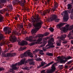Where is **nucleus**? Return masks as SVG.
I'll use <instances>...</instances> for the list:
<instances>
[{"mask_svg": "<svg viewBox=\"0 0 73 73\" xmlns=\"http://www.w3.org/2000/svg\"><path fill=\"white\" fill-rule=\"evenodd\" d=\"M58 7V3L56 2H55L54 3V7L51 9V11L52 12H54L56 9H57V8Z\"/></svg>", "mask_w": 73, "mask_h": 73, "instance_id": "obj_13", "label": "nucleus"}, {"mask_svg": "<svg viewBox=\"0 0 73 73\" xmlns=\"http://www.w3.org/2000/svg\"><path fill=\"white\" fill-rule=\"evenodd\" d=\"M38 41H42V38H39L38 40Z\"/></svg>", "mask_w": 73, "mask_h": 73, "instance_id": "obj_51", "label": "nucleus"}, {"mask_svg": "<svg viewBox=\"0 0 73 73\" xmlns=\"http://www.w3.org/2000/svg\"><path fill=\"white\" fill-rule=\"evenodd\" d=\"M65 27H64L63 29L64 32L66 33L67 31H69V25L67 24L65 25Z\"/></svg>", "mask_w": 73, "mask_h": 73, "instance_id": "obj_15", "label": "nucleus"}, {"mask_svg": "<svg viewBox=\"0 0 73 73\" xmlns=\"http://www.w3.org/2000/svg\"><path fill=\"white\" fill-rule=\"evenodd\" d=\"M14 19L15 20H18V17L17 16H15Z\"/></svg>", "mask_w": 73, "mask_h": 73, "instance_id": "obj_50", "label": "nucleus"}, {"mask_svg": "<svg viewBox=\"0 0 73 73\" xmlns=\"http://www.w3.org/2000/svg\"><path fill=\"white\" fill-rule=\"evenodd\" d=\"M3 20V17L0 14V22H2Z\"/></svg>", "mask_w": 73, "mask_h": 73, "instance_id": "obj_27", "label": "nucleus"}, {"mask_svg": "<svg viewBox=\"0 0 73 73\" xmlns=\"http://www.w3.org/2000/svg\"><path fill=\"white\" fill-rule=\"evenodd\" d=\"M49 12H50V10H48L47 11H40V13L42 15H44V16H45V15L47 13H49Z\"/></svg>", "mask_w": 73, "mask_h": 73, "instance_id": "obj_18", "label": "nucleus"}, {"mask_svg": "<svg viewBox=\"0 0 73 73\" xmlns=\"http://www.w3.org/2000/svg\"><path fill=\"white\" fill-rule=\"evenodd\" d=\"M25 3V1H18V3L20 5H21L22 7H23V6H24L25 5V4H24V3Z\"/></svg>", "mask_w": 73, "mask_h": 73, "instance_id": "obj_19", "label": "nucleus"}, {"mask_svg": "<svg viewBox=\"0 0 73 73\" xmlns=\"http://www.w3.org/2000/svg\"><path fill=\"white\" fill-rule=\"evenodd\" d=\"M37 31L34 29H32L31 32L32 35H35L37 32Z\"/></svg>", "mask_w": 73, "mask_h": 73, "instance_id": "obj_21", "label": "nucleus"}, {"mask_svg": "<svg viewBox=\"0 0 73 73\" xmlns=\"http://www.w3.org/2000/svg\"><path fill=\"white\" fill-rule=\"evenodd\" d=\"M4 38V37L3 36V35H2V34L1 33V32H0V41H1L0 46H2L4 44V40L3 39Z\"/></svg>", "mask_w": 73, "mask_h": 73, "instance_id": "obj_9", "label": "nucleus"}, {"mask_svg": "<svg viewBox=\"0 0 73 73\" xmlns=\"http://www.w3.org/2000/svg\"><path fill=\"white\" fill-rule=\"evenodd\" d=\"M41 64L42 65V66H44V62H41Z\"/></svg>", "mask_w": 73, "mask_h": 73, "instance_id": "obj_54", "label": "nucleus"}, {"mask_svg": "<svg viewBox=\"0 0 73 73\" xmlns=\"http://www.w3.org/2000/svg\"><path fill=\"white\" fill-rule=\"evenodd\" d=\"M4 10H0V14H3L4 13Z\"/></svg>", "mask_w": 73, "mask_h": 73, "instance_id": "obj_40", "label": "nucleus"}, {"mask_svg": "<svg viewBox=\"0 0 73 73\" xmlns=\"http://www.w3.org/2000/svg\"><path fill=\"white\" fill-rule=\"evenodd\" d=\"M0 1L2 3H5L6 1H9V0H0Z\"/></svg>", "mask_w": 73, "mask_h": 73, "instance_id": "obj_26", "label": "nucleus"}, {"mask_svg": "<svg viewBox=\"0 0 73 73\" xmlns=\"http://www.w3.org/2000/svg\"><path fill=\"white\" fill-rule=\"evenodd\" d=\"M39 66L40 68H41V67L43 66L41 64H40L39 65Z\"/></svg>", "mask_w": 73, "mask_h": 73, "instance_id": "obj_60", "label": "nucleus"}, {"mask_svg": "<svg viewBox=\"0 0 73 73\" xmlns=\"http://www.w3.org/2000/svg\"><path fill=\"white\" fill-rule=\"evenodd\" d=\"M2 56L3 57H7V54H4V53H2Z\"/></svg>", "mask_w": 73, "mask_h": 73, "instance_id": "obj_33", "label": "nucleus"}, {"mask_svg": "<svg viewBox=\"0 0 73 73\" xmlns=\"http://www.w3.org/2000/svg\"><path fill=\"white\" fill-rule=\"evenodd\" d=\"M67 37L69 38V40L71 39V38H72V35L70 34H69L67 35Z\"/></svg>", "mask_w": 73, "mask_h": 73, "instance_id": "obj_28", "label": "nucleus"}, {"mask_svg": "<svg viewBox=\"0 0 73 73\" xmlns=\"http://www.w3.org/2000/svg\"><path fill=\"white\" fill-rule=\"evenodd\" d=\"M68 9H72V5H71L70 4H68Z\"/></svg>", "mask_w": 73, "mask_h": 73, "instance_id": "obj_24", "label": "nucleus"}, {"mask_svg": "<svg viewBox=\"0 0 73 73\" xmlns=\"http://www.w3.org/2000/svg\"><path fill=\"white\" fill-rule=\"evenodd\" d=\"M49 30L52 32H53L54 31V28H49Z\"/></svg>", "mask_w": 73, "mask_h": 73, "instance_id": "obj_36", "label": "nucleus"}, {"mask_svg": "<svg viewBox=\"0 0 73 73\" xmlns=\"http://www.w3.org/2000/svg\"><path fill=\"white\" fill-rule=\"evenodd\" d=\"M56 63L53 64L51 67L52 69L47 70L46 73H52L53 72H54V71L56 70V67H55L54 65H56Z\"/></svg>", "mask_w": 73, "mask_h": 73, "instance_id": "obj_7", "label": "nucleus"}, {"mask_svg": "<svg viewBox=\"0 0 73 73\" xmlns=\"http://www.w3.org/2000/svg\"><path fill=\"white\" fill-rule=\"evenodd\" d=\"M65 68H68V66H65Z\"/></svg>", "mask_w": 73, "mask_h": 73, "instance_id": "obj_61", "label": "nucleus"}, {"mask_svg": "<svg viewBox=\"0 0 73 73\" xmlns=\"http://www.w3.org/2000/svg\"><path fill=\"white\" fill-rule=\"evenodd\" d=\"M42 49L43 50H44V51L45 52V51H46V48H44V47H43L42 48Z\"/></svg>", "mask_w": 73, "mask_h": 73, "instance_id": "obj_53", "label": "nucleus"}, {"mask_svg": "<svg viewBox=\"0 0 73 73\" xmlns=\"http://www.w3.org/2000/svg\"><path fill=\"white\" fill-rule=\"evenodd\" d=\"M48 35H49V33L48 32H46L44 34V35L45 36H48Z\"/></svg>", "mask_w": 73, "mask_h": 73, "instance_id": "obj_39", "label": "nucleus"}, {"mask_svg": "<svg viewBox=\"0 0 73 73\" xmlns=\"http://www.w3.org/2000/svg\"><path fill=\"white\" fill-rule=\"evenodd\" d=\"M73 62V61H72V60L68 62H67V63L68 64H71V63H72V62Z\"/></svg>", "mask_w": 73, "mask_h": 73, "instance_id": "obj_45", "label": "nucleus"}, {"mask_svg": "<svg viewBox=\"0 0 73 73\" xmlns=\"http://www.w3.org/2000/svg\"><path fill=\"white\" fill-rule=\"evenodd\" d=\"M33 61H34V59H28V62H32Z\"/></svg>", "mask_w": 73, "mask_h": 73, "instance_id": "obj_30", "label": "nucleus"}, {"mask_svg": "<svg viewBox=\"0 0 73 73\" xmlns=\"http://www.w3.org/2000/svg\"><path fill=\"white\" fill-rule=\"evenodd\" d=\"M64 15L63 17V20L64 21H68L69 19V16L67 15L68 13L71 14L70 15V18L71 19H73V8L71 10H67L64 11Z\"/></svg>", "mask_w": 73, "mask_h": 73, "instance_id": "obj_3", "label": "nucleus"}, {"mask_svg": "<svg viewBox=\"0 0 73 73\" xmlns=\"http://www.w3.org/2000/svg\"><path fill=\"white\" fill-rule=\"evenodd\" d=\"M19 27L20 28H23V25L21 24H19Z\"/></svg>", "mask_w": 73, "mask_h": 73, "instance_id": "obj_37", "label": "nucleus"}, {"mask_svg": "<svg viewBox=\"0 0 73 73\" xmlns=\"http://www.w3.org/2000/svg\"><path fill=\"white\" fill-rule=\"evenodd\" d=\"M22 33L23 34L25 35L27 34V31H22Z\"/></svg>", "mask_w": 73, "mask_h": 73, "instance_id": "obj_41", "label": "nucleus"}, {"mask_svg": "<svg viewBox=\"0 0 73 73\" xmlns=\"http://www.w3.org/2000/svg\"><path fill=\"white\" fill-rule=\"evenodd\" d=\"M8 7L10 9V10H12V5H9Z\"/></svg>", "mask_w": 73, "mask_h": 73, "instance_id": "obj_32", "label": "nucleus"}, {"mask_svg": "<svg viewBox=\"0 0 73 73\" xmlns=\"http://www.w3.org/2000/svg\"><path fill=\"white\" fill-rule=\"evenodd\" d=\"M38 51H39V50L38 49H36L34 51H33V52L34 54H35L37 52H38Z\"/></svg>", "mask_w": 73, "mask_h": 73, "instance_id": "obj_34", "label": "nucleus"}, {"mask_svg": "<svg viewBox=\"0 0 73 73\" xmlns=\"http://www.w3.org/2000/svg\"><path fill=\"white\" fill-rule=\"evenodd\" d=\"M58 17L55 14H52L51 15V18H50V20H51V21H54L55 22H58L60 19H58Z\"/></svg>", "mask_w": 73, "mask_h": 73, "instance_id": "obj_5", "label": "nucleus"}, {"mask_svg": "<svg viewBox=\"0 0 73 73\" xmlns=\"http://www.w3.org/2000/svg\"><path fill=\"white\" fill-rule=\"evenodd\" d=\"M52 42H54V39L53 38H51L50 40L48 42V44H52L53 45Z\"/></svg>", "mask_w": 73, "mask_h": 73, "instance_id": "obj_20", "label": "nucleus"}, {"mask_svg": "<svg viewBox=\"0 0 73 73\" xmlns=\"http://www.w3.org/2000/svg\"><path fill=\"white\" fill-rule=\"evenodd\" d=\"M27 54L29 56V57L32 58L33 57V54L30 52V50H28L27 51L25 52L23 54L24 56H25Z\"/></svg>", "mask_w": 73, "mask_h": 73, "instance_id": "obj_11", "label": "nucleus"}, {"mask_svg": "<svg viewBox=\"0 0 73 73\" xmlns=\"http://www.w3.org/2000/svg\"><path fill=\"white\" fill-rule=\"evenodd\" d=\"M65 13L64 11H63L62 13V14H61V15H62V16H64V15H65Z\"/></svg>", "mask_w": 73, "mask_h": 73, "instance_id": "obj_56", "label": "nucleus"}, {"mask_svg": "<svg viewBox=\"0 0 73 73\" xmlns=\"http://www.w3.org/2000/svg\"><path fill=\"white\" fill-rule=\"evenodd\" d=\"M8 47H10V48H11V47H12V44H7Z\"/></svg>", "mask_w": 73, "mask_h": 73, "instance_id": "obj_47", "label": "nucleus"}, {"mask_svg": "<svg viewBox=\"0 0 73 73\" xmlns=\"http://www.w3.org/2000/svg\"><path fill=\"white\" fill-rule=\"evenodd\" d=\"M35 0V4H37V2L36 1H37L38 3H39V1H40V0Z\"/></svg>", "mask_w": 73, "mask_h": 73, "instance_id": "obj_48", "label": "nucleus"}, {"mask_svg": "<svg viewBox=\"0 0 73 73\" xmlns=\"http://www.w3.org/2000/svg\"><path fill=\"white\" fill-rule=\"evenodd\" d=\"M57 46H60V45H61V44H60V43L58 42L57 44Z\"/></svg>", "mask_w": 73, "mask_h": 73, "instance_id": "obj_55", "label": "nucleus"}, {"mask_svg": "<svg viewBox=\"0 0 73 73\" xmlns=\"http://www.w3.org/2000/svg\"><path fill=\"white\" fill-rule=\"evenodd\" d=\"M62 58H63V59L61 58L60 56H59L57 57V58L60 61V62L61 64H65L66 62L68 61V60L72 59L73 57L70 56H68L66 57V56H64L63 57L62 56Z\"/></svg>", "mask_w": 73, "mask_h": 73, "instance_id": "obj_4", "label": "nucleus"}, {"mask_svg": "<svg viewBox=\"0 0 73 73\" xmlns=\"http://www.w3.org/2000/svg\"><path fill=\"white\" fill-rule=\"evenodd\" d=\"M73 29V26L71 25L68 28V30H72Z\"/></svg>", "mask_w": 73, "mask_h": 73, "instance_id": "obj_29", "label": "nucleus"}, {"mask_svg": "<svg viewBox=\"0 0 73 73\" xmlns=\"http://www.w3.org/2000/svg\"><path fill=\"white\" fill-rule=\"evenodd\" d=\"M45 70H42L41 72V73H46V72H45Z\"/></svg>", "mask_w": 73, "mask_h": 73, "instance_id": "obj_52", "label": "nucleus"}, {"mask_svg": "<svg viewBox=\"0 0 73 73\" xmlns=\"http://www.w3.org/2000/svg\"><path fill=\"white\" fill-rule=\"evenodd\" d=\"M17 40V39L16 38V37L15 36V35H13L12 36L11 38L10 39V41L12 42H15Z\"/></svg>", "mask_w": 73, "mask_h": 73, "instance_id": "obj_14", "label": "nucleus"}, {"mask_svg": "<svg viewBox=\"0 0 73 73\" xmlns=\"http://www.w3.org/2000/svg\"><path fill=\"white\" fill-rule=\"evenodd\" d=\"M39 53L41 55H43V54H44V53H43V52H39Z\"/></svg>", "mask_w": 73, "mask_h": 73, "instance_id": "obj_57", "label": "nucleus"}, {"mask_svg": "<svg viewBox=\"0 0 73 73\" xmlns=\"http://www.w3.org/2000/svg\"><path fill=\"white\" fill-rule=\"evenodd\" d=\"M5 15L6 16H9V14L7 12H6Z\"/></svg>", "mask_w": 73, "mask_h": 73, "instance_id": "obj_46", "label": "nucleus"}, {"mask_svg": "<svg viewBox=\"0 0 73 73\" xmlns=\"http://www.w3.org/2000/svg\"><path fill=\"white\" fill-rule=\"evenodd\" d=\"M27 69H28V68H24L23 69V70L25 69V70H27Z\"/></svg>", "mask_w": 73, "mask_h": 73, "instance_id": "obj_63", "label": "nucleus"}, {"mask_svg": "<svg viewBox=\"0 0 73 73\" xmlns=\"http://www.w3.org/2000/svg\"><path fill=\"white\" fill-rule=\"evenodd\" d=\"M3 30L4 32H5L6 34H9L11 33V32L9 29V27H5L4 29Z\"/></svg>", "mask_w": 73, "mask_h": 73, "instance_id": "obj_12", "label": "nucleus"}, {"mask_svg": "<svg viewBox=\"0 0 73 73\" xmlns=\"http://www.w3.org/2000/svg\"><path fill=\"white\" fill-rule=\"evenodd\" d=\"M67 36V35L66 34H62L61 35V36L60 38L61 40H64L62 42L63 44H66V43L68 42V41H67V40H64L65 38H66Z\"/></svg>", "mask_w": 73, "mask_h": 73, "instance_id": "obj_10", "label": "nucleus"}, {"mask_svg": "<svg viewBox=\"0 0 73 73\" xmlns=\"http://www.w3.org/2000/svg\"><path fill=\"white\" fill-rule=\"evenodd\" d=\"M12 35H16L17 36L18 35V32L16 31H14L12 33Z\"/></svg>", "mask_w": 73, "mask_h": 73, "instance_id": "obj_23", "label": "nucleus"}, {"mask_svg": "<svg viewBox=\"0 0 73 73\" xmlns=\"http://www.w3.org/2000/svg\"><path fill=\"white\" fill-rule=\"evenodd\" d=\"M17 42L19 45H23V46H24V45H28V42L25 40H23V41H21V39L19 38L17 40Z\"/></svg>", "mask_w": 73, "mask_h": 73, "instance_id": "obj_8", "label": "nucleus"}, {"mask_svg": "<svg viewBox=\"0 0 73 73\" xmlns=\"http://www.w3.org/2000/svg\"><path fill=\"white\" fill-rule=\"evenodd\" d=\"M47 4H48L50 5V4H51L50 3V0H48Z\"/></svg>", "mask_w": 73, "mask_h": 73, "instance_id": "obj_44", "label": "nucleus"}, {"mask_svg": "<svg viewBox=\"0 0 73 73\" xmlns=\"http://www.w3.org/2000/svg\"><path fill=\"white\" fill-rule=\"evenodd\" d=\"M29 64L31 65H35V62L33 61L30 62H29Z\"/></svg>", "mask_w": 73, "mask_h": 73, "instance_id": "obj_38", "label": "nucleus"}, {"mask_svg": "<svg viewBox=\"0 0 73 73\" xmlns=\"http://www.w3.org/2000/svg\"><path fill=\"white\" fill-rule=\"evenodd\" d=\"M16 54L15 53H8L7 54V57H13V56H16Z\"/></svg>", "mask_w": 73, "mask_h": 73, "instance_id": "obj_16", "label": "nucleus"}, {"mask_svg": "<svg viewBox=\"0 0 73 73\" xmlns=\"http://www.w3.org/2000/svg\"><path fill=\"white\" fill-rule=\"evenodd\" d=\"M27 64V62H28V61H26V59L25 58L22 59L21 60V61L16 64H15V65H14V66H16V65H18V66H19V65H24V64Z\"/></svg>", "mask_w": 73, "mask_h": 73, "instance_id": "obj_6", "label": "nucleus"}, {"mask_svg": "<svg viewBox=\"0 0 73 73\" xmlns=\"http://www.w3.org/2000/svg\"><path fill=\"white\" fill-rule=\"evenodd\" d=\"M46 55H48V56H53V53H49V52H46Z\"/></svg>", "mask_w": 73, "mask_h": 73, "instance_id": "obj_25", "label": "nucleus"}, {"mask_svg": "<svg viewBox=\"0 0 73 73\" xmlns=\"http://www.w3.org/2000/svg\"><path fill=\"white\" fill-rule=\"evenodd\" d=\"M25 48H22V47H20V50L21 51H22V50H25Z\"/></svg>", "mask_w": 73, "mask_h": 73, "instance_id": "obj_42", "label": "nucleus"}, {"mask_svg": "<svg viewBox=\"0 0 73 73\" xmlns=\"http://www.w3.org/2000/svg\"><path fill=\"white\" fill-rule=\"evenodd\" d=\"M71 44H73V40H72L71 41Z\"/></svg>", "mask_w": 73, "mask_h": 73, "instance_id": "obj_62", "label": "nucleus"}, {"mask_svg": "<svg viewBox=\"0 0 73 73\" xmlns=\"http://www.w3.org/2000/svg\"><path fill=\"white\" fill-rule=\"evenodd\" d=\"M41 52H43V50H40L39 51V53H40Z\"/></svg>", "mask_w": 73, "mask_h": 73, "instance_id": "obj_59", "label": "nucleus"}, {"mask_svg": "<svg viewBox=\"0 0 73 73\" xmlns=\"http://www.w3.org/2000/svg\"><path fill=\"white\" fill-rule=\"evenodd\" d=\"M45 45V44H42L40 46V47H43V46H44Z\"/></svg>", "mask_w": 73, "mask_h": 73, "instance_id": "obj_49", "label": "nucleus"}, {"mask_svg": "<svg viewBox=\"0 0 73 73\" xmlns=\"http://www.w3.org/2000/svg\"><path fill=\"white\" fill-rule=\"evenodd\" d=\"M53 63H54V62L52 61L51 62L49 63L48 64H47L46 65L44 66V68H46V67H47V66H49L50 65H51V64H53Z\"/></svg>", "mask_w": 73, "mask_h": 73, "instance_id": "obj_22", "label": "nucleus"}, {"mask_svg": "<svg viewBox=\"0 0 73 73\" xmlns=\"http://www.w3.org/2000/svg\"><path fill=\"white\" fill-rule=\"evenodd\" d=\"M17 16L18 17H20V15H19V14H17Z\"/></svg>", "mask_w": 73, "mask_h": 73, "instance_id": "obj_64", "label": "nucleus"}, {"mask_svg": "<svg viewBox=\"0 0 73 73\" xmlns=\"http://www.w3.org/2000/svg\"><path fill=\"white\" fill-rule=\"evenodd\" d=\"M36 60L37 61H42V59L40 58L39 57L38 58H36Z\"/></svg>", "mask_w": 73, "mask_h": 73, "instance_id": "obj_31", "label": "nucleus"}, {"mask_svg": "<svg viewBox=\"0 0 73 73\" xmlns=\"http://www.w3.org/2000/svg\"><path fill=\"white\" fill-rule=\"evenodd\" d=\"M33 17L34 19L31 18V21H30L32 23L33 26L34 27H35L36 30L37 31L40 29L41 27V23L40 22L41 18L39 17V15L38 14L35 15L34 17Z\"/></svg>", "mask_w": 73, "mask_h": 73, "instance_id": "obj_1", "label": "nucleus"}, {"mask_svg": "<svg viewBox=\"0 0 73 73\" xmlns=\"http://www.w3.org/2000/svg\"><path fill=\"white\" fill-rule=\"evenodd\" d=\"M44 35L42 34H39V35H36V36H33L32 37V38H28V37H26V40H27V41H29L30 42H33L30 43L29 44V45L30 46H32V45H34L35 44H37L38 42H35V41H36L37 40L36 39L33 40L32 38H37V37H44Z\"/></svg>", "mask_w": 73, "mask_h": 73, "instance_id": "obj_2", "label": "nucleus"}, {"mask_svg": "<svg viewBox=\"0 0 73 73\" xmlns=\"http://www.w3.org/2000/svg\"><path fill=\"white\" fill-rule=\"evenodd\" d=\"M49 45H51L50 46V48H54V46H54L53 45V44H48Z\"/></svg>", "mask_w": 73, "mask_h": 73, "instance_id": "obj_35", "label": "nucleus"}, {"mask_svg": "<svg viewBox=\"0 0 73 73\" xmlns=\"http://www.w3.org/2000/svg\"><path fill=\"white\" fill-rule=\"evenodd\" d=\"M48 37H47L46 38H44V40H46V41L47 40H48Z\"/></svg>", "mask_w": 73, "mask_h": 73, "instance_id": "obj_58", "label": "nucleus"}, {"mask_svg": "<svg viewBox=\"0 0 73 73\" xmlns=\"http://www.w3.org/2000/svg\"><path fill=\"white\" fill-rule=\"evenodd\" d=\"M66 23H59L58 25H57V28H61V27H63L64 25H65V24H66Z\"/></svg>", "mask_w": 73, "mask_h": 73, "instance_id": "obj_17", "label": "nucleus"}, {"mask_svg": "<svg viewBox=\"0 0 73 73\" xmlns=\"http://www.w3.org/2000/svg\"><path fill=\"white\" fill-rule=\"evenodd\" d=\"M4 70V68H3L0 67V72L1 71H3Z\"/></svg>", "mask_w": 73, "mask_h": 73, "instance_id": "obj_43", "label": "nucleus"}]
</instances>
